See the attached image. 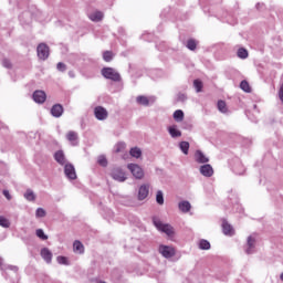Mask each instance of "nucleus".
<instances>
[{"label":"nucleus","instance_id":"f257e3e1","mask_svg":"<svg viewBox=\"0 0 283 283\" xmlns=\"http://www.w3.org/2000/svg\"><path fill=\"white\" fill-rule=\"evenodd\" d=\"M101 73L104 78H108L109 81H114L115 83H119L120 81V73L112 67H104L102 69Z\"/></svg>","mask_w":283,"mask_h":283},{"label":"nucleus","instance_id":"f03ea898","mask_svg":"<svg viewBox=\"0 0 283 283\" xmlns=\"http://www.w3.org/2000/svg\"><path fill=\"white\" fill-rule=\"evenodd\" d=\"M154 224L158 231L166 233L169 238L174 235V227H171V224L163 223L159 219H154Z\"/></svg>","mask_w":283,"mask_h":283},{"label":"nucleus","instance_id":"7ed1b4c3","mask_svg":"<svg viewBox=\"0 0 283 283\" xmlns=\"http://www.w3.org/2000/svg\"><path fill=\"white\" fill-rule=\"evenodd\" d=\"M127 169L133 174L134 178L137 180H142V178H145V171H143V168L138 166L137 164H128Z\"/></svg>","mask_w":283,"mask_h":283},{"label":"nucleus","instance_id":"20e7f679","mask_svg":"<svg viewBox=\"0 0 283 283\" xmlns=\"http://www.w3.org/2000/svg\"><path fill=\"white\" fill-rule=\"evenodd\" d=\"M38 56L41 61H45L50 56V46L45 43H40L36 49Z\"/></svg>","mask_w":283,"mask_h":283},{"label":"nucleus","instance_id":"39448f33","mask_svg":"<svg viewBox=\"0 0 283 283\" xmlns=\"http://www.w3.org/2000/svg\"><path fill=\"white\" fill-rule=\"evenodd\" d=\"M113 180H117V182H125L127 177L125 176V171L120 168H114L111 172Z\"/></svg>","mask_w":283,"mask_h":283},{"label":"nucleus","instance_id":"423d86ee","mask_svg":"<svg viewBox=\"0 0 283 283\" xmlns=\"http://www.w3.org/2000/svg\"><path fill=\"white\" fill-rule=\"evenodd\" d=\"M159 253L166 259L174 258L176 255V249L169 245H160Z\"/></svg>","mask_w":283,"mask_h":283},{"label":"nucleus","instance_id":"0eeeda50","mask_svg":"<svg viewBox=\"0 0 283 283\" xmlns=\"http://www.w3.org/2000/svg\"><path fill=\"white\" fill-rule=\"evenodd\" d=\"M94 115L97 120H106L107 116H109V113H107V109L103 106H97L94 108Z\"/></svg>","mask_w":283,"mask_h":283},{"label":"nucleus","instance_id":"6e6552de","mask_svg":"<svg viewBox=\"0 0 283 283\" xmlns=\"http://www.w3.org/2000/svg\"><path fill=\"white\" fill-rule=\"evenodd\" d=\"M64 174L69 180H76V169L74 168V165L66 164L64 166Z\"/></svg>","mask_w":283,"mask_h":283},{"label":"nucleus","instance_id":"1a4fd4ad","mask_svg":"<svg viewBox=\"0 0 283 283\" xmlns=\"http://www.w3.org/2000/svg\"><path fill=\"white\" fill-rule=\"evenodd\" d=\"M66 140L71 143V145L76 146L78 145V133L74 130H70L66 133Z\"/></svg>","mask_w":283,"mask_h":283},{"label":"nucleus","instance_id":"9d476101","mask_svg":"<svg viewBox=\"0 0 283 283\" xmlns=\"http://www.w3.org/2000/svg\"><path fill=\"white\" fill-rule=\"evenodd\" d=\"M200 174L206 178H211V176H213V167H211L209 164H206L200 167Z\"/></svg>","mask_w":283,"mask_h":283},{"label":"nucleus","instance_id":"9b49d317","mask_svg":"<svg viewBox=\"0 0 283 283\" xmlns=\"http://www.w3.org/2000/svg\"><path fill=\"white\" fill-rule=\"evenodd\" d=\"M48 95L43 91H35L33 93V101L39 104H43L44 101H46Z\"/></svg>","mask_w":283,"mask_h":283},{"label":"nucleus","instance_id":"f8f14e48","mask_svg":"<svg viewBox=\"0 0 283 283\" xmlns=\"http://www.w3.org/2000/svg\"><path fill=\"white\" fill-rule=\"evenodd\" d=\"M195 160L200 165H205L206 163H209V157H207L206 154L202 153L201 150H197L195 153Z\"/></svg>","mask_w":283,"mask_h":283},{"label":"nucleus","instance_id":"ddd939ff","mask_svg":"<svg viewBox=\"0 0 283 283\" xmlns=\"http://www.w3.org/2000/svg\"><path fill=\"white\" fill-rule=\"evenodd\" d=\"M51 114L54 116V118H61L63 116V105L55 104L51 108Z\"/></svg>","mask_w":283,"mask_h":283},{"label":"nucleus","instance_id":"4468645a","mask_svg":"<svg viewBox=\"0 0 283 283\" xmlns=\"http://www.w3.org/2000/svg\"><path fill=\"white\" fill-rule=\"evenodd\" d=\"M41 258L46 262V264L52 263V251L48 248H43L40 252Z\"/></svg>","mask_w":283,"mask_h":283},{"label":"nucleus","instance_id":"2eb2a0df","mask_svg":"<svg viewBox=\"0 0 283 283\" xmlns=\"http://www.w3.org/2000/svg\"><path fill=\"white\" fill-rule=\"evenodd\" d=\"M148 196H149V186L148 185L140 186L138 191V198L140 200H145V198H147Z\"/></svg>","mask_w":283,"mask_h":283},{"label":"nucleus","instance_id":"dca6fc26","mask_svg":"<svg viewBox=\"0 0 283 283\" xmlns=\"http://www.w3.org/2000/svg\"><path fill=\"white\" fill-rule=\"evenodd\" d=\"M73 251L74 253H85V247L81 241L76 240L73 243Z\"/></svg>","mask_w":283,"mask_h":283},{"label":"nucleus","instance_id":"f3484780","mask_svg":"<svg viewBox=\"0 0 283 283\" xmlns=\"http://www.w3.org/2000/svg\"><path fill=\"white\" fill-rule=\"evenodd\" d=\"M54 158L56 163H59V165H65V154L63 153V150H57L54 154Z\"/></svg>","mask_w":283,"mask_h":283},{"label":"nucleus","instance_id":"a211bd4d","mask_svg":"<svg viewBox=\"0 0 283 283\" xmlns=\"http://www.w3.org/2000/svg\"><path fill=\"white\" fill-rule=\"evenodd\" d=\"M179 209L182 213H189L191 211V203L189 201L179 202Z\"/></svg>","mask_w":283,"mask_h":283},{"label":"nucleus","instance_id":"6ab92c4d","mask_svg":"<svg viewBox=\"0 0 283 283\" xmlns=\"http://www.w3.org/2000/svg\"><path fill=\"white\" fill-rule=\"evenodd\" d=\"M222 229H223L224 235H232L233 234V227H231V224H229V222L223 221L222 222Z\"/></svg>","mask_w":283,"mask_h":283},{"label":"nucleus","instance_id":"aec40b11","mask_svg":"<svg viewBox=\"0 0 283 283\" xmlns=\"http://www.w3.org/2000/svg\"><path fill=\"white\" fill-rule=\"evenodd\" d=\"M91 21H103V12L101 11H95L88 15Z\"/></svg>","mask_w":283,"mask_h":283},{"label":"nucleus","instance_id":"412c9836","mask_svg":"<svg viewBox=\"0 0 283 283\" xmlns=\"http://www.w3.org/2000/svg\"><path fill=\"white\" fill-rule=\"evenodd\" d=\"M174 119L177 122V123H182V120H185V113L180 109L176 111L174 113Z\"/></svg>","mask_w":283,"mask_h":283},{"label":"nucleus","instance_id":"4be33fe9","mask_svg":"<svg viewBox=\"0 0 283 283\" xmlns=\"http://www.w3.org/2000/svg\"><path fill=\"white\" fill-rule=\"evenodd\" d=\"M129 154L133 158H140L143 156V150L138 147H133L130 148Z\"/></svg>","mask_w":283,"mask_h":283},{"label":"nucleus","instance_id":"5701e85b","mask_svg":"<svg viewBox=\"0 0 283 283\" xmlns=\"http://www.w3.org/2000/svg\"><path fill=\"white\" fill-rule=\"evenodd\" d=\"M217 106L219 112H221V114H227L229 112V108H227V102L224 101H219Z\"/></svg>","mask_w":283,"mask_h":283},{"label":"nucleus","instance_id":"b1692460","mask_svg":"<svg viewBox=\"0 0 283 283\" xmlns=\"http://www.w3.org/2000/svg\"><path fill=\"white\" fill-rule=\"evenodd\" d=\"M186 48H188V50H191L193 52L198 48V42L195 39H189L187 41Z\"/></svg>","mask_w":283,"mask_h":283},{"label":"nucleus","instance_id":"393cba45","mask_svg":"<svg viewBox=\"0 0 283 283\" xmlns=\"http://www.w3.org/2000/svg\"><path fill=\"white\" fill-rule=\"evenodd\" d=\"M136 102L138 103V105H144L145 107H147V105H149V98L147 96H137Z\"/></svg>","mask_w":283,"mask_h":283},{"label":"nucleus","instance_id":"a878e982","mask_svg":"<svg viewBox=\"0 0 283 283\" xmlns=\"http://www.w3.org/2000/svg\"><path fill=\"white\" fill-rule=\"evenodd\" d=\"M199 249H201L203 251H209V249H211V243H209V241L202 239L199 241Z\"/></svg>","mask_w":283,"mask_h":283},{"label":"nucleus","instance_id":"bb28decb","mask_svg":"<svg viewBox=\"0 0 283 283\" xmlns=\"http://www.w3.org/2000/svg\"><path fill=\"white\" fill-rule=\"evenodd\" d=\"M248 247L249 249L247 250V253L248 255H250V253H253L252 251L253 247H255V239L253 237L248 238Z\"/></svg>","mask_w":283,"mask_h":283},{"label":"nucleus","instance_id":"cd10ccee","mask_svg":"<svg viewBox=\"0 0 283 283\" xmlns=\"http://www.w3.org/2000/svg\"><path fill=\"white\" fill-rule=\"evenodd\" d=\"M169 134L172 138H180V136H182V133L178 130L176 127H170Z\"/></svg>","mask_w":283,"mask_h":283},{"label":"nucleus","instance_id":"c85d7f7f","mask_svg":"<svg viewBox=\"0 0 283 283\" xmlns=\"http://www.w3.org/2000/svg\"><path fill=\"white\" fill-rule=\"evenodd\" d=\"M179 147H180L182 154H185V156H187L189 154V142H181L179 144Z\"/></svg>","mask_w":283,"mask_h":283},{"label":"nucleus","instance_id":"c756f323","mask_svg":"<svg viewBox=\"0 0 283 283\" xmlns=\"http://www.w3.org/2000/svg\"><path fill=\"white\" fill-rule=\"evenodd\" d=\"M24 198L25 200H29V202H33V200H36V196L32 190H27V192L24 193Z\"/></svg>","mask_w":283,"mask_h":283},{"label":"nucleus","instance_id":"7c9ffc66","mask_svg":"<svg viewBox=\"0 0 283 283\" xmlns=\"http://www.w3.org/2000/svg\"><path fill=\"white\" fill-rule=\"evenodd\" d=\"M103 59L106 63H109L114 59V53L112 51H105L103 53Z\"/></svg>","mask_w":283,"mask_h":283},{"label":"nucleus","instance_id":"2f4dec72","mask_svg":"<svg viewBox=\"0 0 283 283\" xmlns=\"http://www.w3.org/2000/svg\"><path fill=\"white\" fill-rule=\"evenodd\" d=\"M238 56H239V59H248L249 51H247V49H244V48H241L238 50Z\"/></svg>","mask_w":283,"mask_h":283},{"label":"nucleus","instance_id":"473e14b6","mask_svg":"<svg viewBox=\"0 0 283 283\" xmlns=\"http://www.w3.org/2000/svg\"><path fill=\"white\" fill-rule=\"evenodd\" d=\"M240 87L243 92L250 93L251 92V85H249V82L247 80H243L240 84Z\"/></svg>","mask_w":283,"mask_h":283},{"label":"nucleus","instance_id":"72a5a7b5","mask_svg":"<svg viewBox=\"0 0 283 283\" xmlns=\"http://www.w3.org/2000/svg\"><path fill=\"white\" fill-rule=\"evenodd\" d=\"M193 87H195V90H197V92H202V87H203L202 81L195 80L193 81Z\"/></svg>","mask_w":283,"mask_h":283},{"label":"nucleus","instance_id":"f704fd0d","mask_svg":"<svg viewBox=\"0 0 283 283\" xmlns=\"http://www.w3.org/2000/svg\"><path fill=\"white\" fill-rule=\"evenodd\" d=\"M156 201L158 205H165V198L163 197V191H157Z\"/></svg>","mask_w":283,"mask_h":283},{"label":"nucleus","instance_id":"c9c22d12","mask_svg":"<svg viewBox=\"0 0 283 283\" xmlns=\"http://www.w3.org/2000/svg\"><path fill=\"white\" fill-rule=\"evenodd\" d=\"M36 235L40 238V240H48V235H45V232H43L42 229L36 230Z\"/></svg>","mask_w":283,"mask_h":283},{"label":"nucleus","instance_id":"e433bc0d","mask_svg":"<svg viewBox=\"0 0 283 283\" xmlns=\"http://www.w3.org/2000/svg\"><path fill=\"white\" fill-rule=\"evenodd\" d=\"M97 163L101 167H105L107 165V158H105V156H99Z\"/></svg>","mask_w":283,"mask_h":283},{"label":"nucleus","instance_id":"4c0bfd02","mask_svg":"<svg viewBox=\"0 0 283 283\" xmlns=\"http://www.w3.org/2000/svg\"><path fill=\"white\" fill-rule=\"evenodd\" d=\"M35 216L36 218H45V210L43 208H38Z\"/></svg>","mask_w":283,"mask_h":283},{"label":"nucleus","instance_id":"58836bf2","mask_svg":"<svg viewBox=\"0 0 283 283\" xmlns=\"http://www.w3.org/2000/svg\"><path fill=\"white\" fill-rule=\"evenodd\" d=\"M2 65H3V67H7V70H12V62H10V60H8V59H4L2 61Z\"/></svg>","mask_w":283,"mask_h":283},{"label":"nucleus","instance_id":"ea45409f","mask_svg":"<svg viewBox=\"0 0 283 283\" xmlns=\"http://www.w3.org/2000/svg\"><path fill=\"white\" fill-rule=\"evenodd\" d=\"M56 260L59 264H65V265L70 264V262L65 256H57Z\"/></svg>","mask_w":283,"mask_h":283},{"label":"nucleus","instance_id":"a19ab883","mask_svg":"<svg viewBox=\"0 0 283 283\" xmlns=\"http://www.w3.org/2000/svg\"><path fill=\"white\" fill-rule=\"evenodd\" d=\"M1 227H3L4 229H9L10 220H8L6 218H1Z\"/></svg>","mask_w":283,"mask_h":283},{"label":"nucleus","instance_id":"79ce46f5","mask_svg":"<svg viewBox=\"0 0 283 283\" xmlns=\"http://www.w3.org/2000/svg\"><path fill=\"white\" fill-rule=\"evenodd\" d=\"M56 67L59 72H65V70H67V66L65 65V63H62V62L57 63Z\"/></svg>","mask_w":283,"mask_h":283},{"label":"nucleus","instance_id":"37998d69","mask_svg":"<svg viewBox=\"0 0 283 283\" xmlns=\"http://www.w3.org/2000/svg\"><path fill=\"white\" fill-rule=\"evenodd\" d=\"M2 193H3L4 198H7V200H12V195H10L9 190H3Z\"/></svg>","mask_w":283,"mask_h":283},{"label":"nucleus","instance_id":"c03bdc74","mask_svg":"<svg viewBox=\"0 0 283 283\" xmlns=\"http://www.w3.org/2000/svg\"><path fill=\"white\" fill-rule=\"evenodd\" d=\"M178 101L185 102V101H187V96L185 94H179Z\"/></svg>","mask_w":283,"mask_h":283},{"label":"nucleus","instance_id":"a18cd8bd","mask_svg":"<svg viewBox=\"0 0 283 283\" xmlns=\"http://www.w3.org/2000/svg\"><path fill=\"white\" fill-rule=\"evenodd\" d=\"M120 149H125V144H118L116 151H120Z\"/></svg>","mask_w":283,"mask_h":283},{"label":"nucleus","instance_id":"49530a36","mask_svg":"<svg viewBox=\"0 0 283 283\" xmlns=\"http://www.w3.org/2000/svg\"><path fill=\"white\" fill-rule=\"evenodd\" d=\"M0 226H1V217H0Z\"/></svg>","mask_w":283,"mask_h":283}]
</instances>
